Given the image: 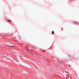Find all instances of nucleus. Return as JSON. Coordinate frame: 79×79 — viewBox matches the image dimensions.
<instances>
[{
	"instance_id": "nucleus-1",
	"label": "nucleus",
	"mask_w": 79,
	"mask_h": 79,
	"mask_svg": "<svg viewBox=\"0 0 79 79\" xmlns=\"http://www.w3.org/2000/svg\"><path fill=\"white\" fill-rule=\"evenodd\" d=\"M7 22H11V21L10 20H7Z\"/></svg>"
},
{
	"instance_id": "nucleus-2",
	"label": "nucleus",
	"mask_w": 79,
	"mask_h": 79,
	"mask_svg": "<svg viewBox=\"0 0 79 79\" xmlns=\"http://www.w3.org/2000/svg\"><path fill=\"white\" fill-rule=\"evenodd\" d=\"M9 47H14V46H10Z\"/></svg>"
},
{
	"instance_id": "nucleus-3",
	"label": "nucleus",
	"mask_w": 79,
	"mask_h": 79,
	"mask_svg": "<svg viewBox=\"0 0 79 79\" xmlns=\"http://www.w3.org/2000/svg\"><path fill=\"white\" fill-rule=\"evenodd\" d=\"M52 34H54V31H52Z\"/></svg>"
},
{
	"instance_id": "nucleus-4",
	"label": "nucleus",
	"mask_w": 79,
	"mask_h": 79,
	"mask_svg": "<svg viewBox=\"0 0 79 79\" xmlns=\"http://www.w3.org/2000/svg\"><path fill=\"white\" fill-rule=\"evenodd\" d=\"M29 52H30V53H31V52H30V51H29Z\"/></svg>"
},
{
	"instance_id": "nucleus-5",
	"label": "nucleus",
	"mask_w": 79,
	"mask_h": 79,
	"mask_svg": "<svg viewBox=\"0 0 79 79\" xmlns=\"http://www.w3.org/2000/svg\"><path fill=\"white\" fill-rule=\"evenodd\" d=\"M43 52H45V51H43Z\"/></svg>"
}]
</instances>
